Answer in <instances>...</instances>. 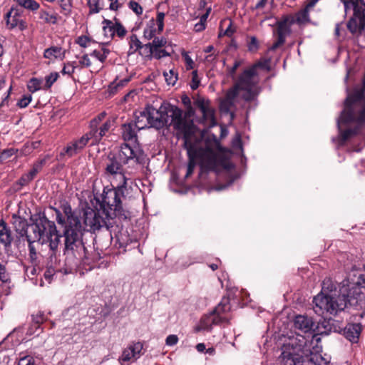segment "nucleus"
<instances>
[{
  "label": "nucleus",
  "instance_id": "f257e3e1",
  "mask_svg": "<svg viewBox=\"0 0 365 365\" xmlns=\"http://www.w3.org/2000/svg\"><path fill=\"white\" fill-rule=\"evenodd\" d=\"M56 214L58 225L64 227L65 262L70 271L81 265L90 266L98 259V255H90L82 242L83 232H95L105 224L104 218L98 212L88 207L83 210V215L73 211L71 205L65 202L61 205V210L51 207Z\"/></svg>",
  "mask_w": 365,
  "mask_h": 365
},
{
  "label": "nucleus",
  "instance_id": "f03ea898",
  "mask_svg": "<svg viewBox=\"0 0 365 365\" xmlns=\"http://www.w3.org/2000/svg\"><path fill=\"white\" fill-rule=\"evenodd\" d=\"M365 287V277L359 275L358 281L349 289L346 295L336 296V288L331 279H325L322 284V291L313 299L314 310L316 314H336L343 311L348 304L356 305L359 300L361 299L362 292L361 289Z\"/></svg>",
  "mask_w": 365,
  "mask_h": 365
},
{
  "label": "nucleus",
  "instance_id": "7ed1b4c3",
  "mask_svg": "<svg viewBox=\"0 0 365 365\" xmlns=\"http://www.w3.org/2000/svg\"><path fill=\"white\" fill-rule=\"evenodd\" d=\"M187 126L192 128L187 133L180 132L183 135L185 147L187 150L190 160L187 168L186 178L190 176L195 169L196 162H199L202 170L217 171L221 166L224 167V162L221 159L222 148L217 139L207 142L204 148L200 147L196 141L197 129L192 121Z\"/></svg>",
  "mask_w": 365,
  "mask_h": 365
},
{
  "label": "nucleus",
  "instance_id": "20e7f679",
  "mask_svg": "<svg viewBox=\"0 0 365 365\" xmlns=\"http://www.w3.org/2000/svg\"><path fill=\"white\" fill-rule=\"evenodd\" d=\"M319 338L309 341L302 334L289 337L282 347L281 365H329L330 359L322 355Z\"/></svg>",
  "mask_w": 365,
  "mask_h": 365
},
{
  "label": "nucleus",
  "instance_id": "39448f33",
  "mask_svg": "<svg viewBox=\"0 0 365 365\" xmlns=\"http://www.w3.org/2000/svg\"><path fill=\"white\" fill-rule=\"evenodd\" d=\"M190 120L182 117V111L169 103H162L158 109L147 106L143 111L135 114L134 125L138 130L145 128L160 129L164 126H173L178 133H187L192 128L187 126Z\"/></svg>",
  "mask_w": 365,
  "mask_h": 365
},
{
  "label": "nucleus",
  "instance_id": "423d86ee",
  "mask_svg": "<svg viewBox=\"0 0 365 365\" xmlns=\"http://www.w3.org/2000/svg\"><path fill=\"white\" fill-rule=\"evenodd\" d=\"M269 71L270 60L264 59L258 61L245 70L239 76L235 86L229 90L221 102L222 108L227 111L231 110L238 98L245 101H254L261 91L259 74L258 69Z\"/></svg>",
  "mask_w": 365,
  "mask_h": 365
},
{
  "label": "nucleus",
  "instance_id": "0eeeda50",
  "mask_svg": "<svg viewBox=\"0 0 365 365\" xmlns=\"http://www.w3.org/2000/svg\"><path fill=\"white\" fill-rule=\"evenodd\" d=\"M30 228L34 233V237L26 235V239L29 242V249L31 257L36 254L33 245V242L35 241H38L41 244L48 243L50 249L53 251L58 248L61 235L58 233L53 221L48 220L45 217H41L35 224L31 225Z\"/></svg>",
  "mask_w": 365,
  "mask_h": 365
},
{
  "label": "nucleus",
  "instance_id": "6e6552de",
  "mask_svg": "<svg viewBox=\"0 0 365 365\" xmlns=\"http://www.w3.org/2000/svg\"><path fill=\"white\" fill-rule=\"evenodd\" d=\"M231 309L229 298L223 297L217 306L209 314L202 317L199 324L195 327V331H210L214 325L227 323L228 313Z\"/></svg>",
  "mask_w": 365,
  "mask_h": 365
},
{
  "label": "nucleus",
  "instance_id": "1a4fd4ad",
  "mask_svg": "<svg viewBox=\"0 0 365 365\" xmlns=\"http://www.w3.org/2000/svg\"><path fill=\"white\" fill-rule=\"evenodd\" d=\"M114 187L110 189H104L102 195V205L104 210L110 215V212H120L121 210L120 196H125L128 192V185L118 183L112 184Z\"/></svg>",
  "mask_w": 365,
  "mask_h": 365
},
{
  "label": "nucleus",
  "instance_id": "9d476101",
  "mask_svg": "<svg viewBox=\"0 0 365 365\" xmlns=\"http://www.w3.org/2000/svg\"><path fill=\"white\" fill-rule=\"evenodd\" d=\"M123 165L114 154H110L108 156L105 163V174L111 184L128 185L129 179L125 175Z\"/></svg>",
  "mask_w": 365,
  "mask_h": 365
},
{
  "label": "nucleus",
  "instance_id": "9b49d317",
  "mask_svg": "<svg viewBox=\"0 0 365 365\" xmlns=\"http://www.w3.org/2000/svg\"><path fill=\"white\" fill-rule=\"evenodd\" d=\"M114 20L115 21L105 19L102 21L103 36L108 39H113L115 36L122 38L127 33L121 23L116 18Z\"/></svg>",
  "mask_w": 365,
  "mask_h": 365
},
{
  "label": "nucleus",
  "instance_id": "f8f14e48",
  "mask_svg": "<svg viewBox=\"0 0 365 365\" xmlns=\"http://www.w3.org/2000/svg\"><path fill=\"white\" fill-rule=\"evenodd\" d=\"M114 155L124 165L130 164L133 166L139 163L138 150L128 143L123 144L118 153Z\"/></svg>",
  "mask_w": 365,
  "mask_h": 365
},
{
  "label": "nucleus",
  "instance_id": "ddd939ff",
  "mask_svg": "<svg viewBox=\"0 0 365 365\" xmlns=\"http://www.w3.org/2000/svg\"><path fill=\"white\" fill-rule=\"evenodd\" d=\"M165 14L158 12L156 19H151L147 23L143 31V36L147 39H151L155 37L156 34H160L164 28Z\"/></svg>",
  "mask_w": 365,
  "mask_h": 365
},
{
  "label": "nucleus",
  "instance_id": "4468645a",
  "mask_svg": "<svg viewBox=\"0 0 365 365\" xmlns=\"http://www.w3.org/2000/svg\"><path fill=\"white\" fill-rule=\"evenodd\" d=\"M292 19L289 16H286L278 22L277 30V40L269 48V50L274 51L285 42L287 36L290 34V27L293 24Z\"/></svg>",
  "mask_w": 365,
  "mask_h": 365
},
{
  "label": "nucleus",
  "instance_id": "2eb2a0df",
  "mask_svg": "<svg viewBox=\"0 0 365 365\" xmlns=\"http://www.w3.org/2000/svg\"><path fill=\"white\" fill-rule=\"evenodd\" d=\"M143 346L140 342H135L129 344L125 348L119 359L120 363L123 365L125 362H134L138 360L142 355Z\"/></svg>",
  "mask_w": 365,
  "mask_h": 365
},
{
  "label": "nucleus",
  "instance_id": "dca6fc26",
  "mask_svg": "<svg viewBox=\"0 0 365 365\" xmlns=\"http://www.w3.org/2000/svg\"><path fill=\"white\" fill-rule=\"evenodd\" d=\"M196 105L202 115V123L206 127L212 128L216 125L215 118V111L210 106L208 101L203 99H199L196 101Z\"/></svg>",
  "mask_w": 365,
  "mask_h": 365
},
{
  "label": "nucleus",
  "instance_id": "f3484780",
  "mask_svg": "<svg viewBox=\"0 0 365 365\" xmlns=\"http://www.w3.org/2000/svg\"><path fill=\"white\" fill-rule=\"evenodd\" d=\"M110 128V122H105L100 128L99 130L97 129V120L94 119L91 123V130L90 133L93 137L92 145H96L100 142L102 137L106 135V133Z\"/></svg>",
  "mask_w": 365,
  "mask_h": 365
},
{
  "label": "nucleus",
  "instance_id": "a211bd4d",
  "mask_svg": "<svg viewBox=\"0 0 365 365\" xmlns=\"http://www.w3.org/2000/svg\"><path fill=\"white\" fill-rule=\"evenodd\" d=\"M6 24L10 29L19 28L21 31L26 28V22L16 10H11L6 15Z\"/></svg>",
  "mask_w": 365,
  "mask_h": 365
},
{
  "label": "nucleus",
  "instance_id": "6ab92c4d",
  "mask_svg": "<svg viewBox=\"0 0 365 365\" xmlns=\"http://www.w3.org/2000/svg\"><path fill=\"white\" fill-rule=\"evenodd\" d=\"M294 327L304 333H309L314 330V323L312 319L302 315L297 316L294 322Z\"/></svg>",
  "mask_w": 365,
  "mask_h": 365
},
{
  "label": "nucleus",
  "instance_id": "aec40b11",
  "mask_svg": "<svg viewBox=\"0 0 365 365\" xmlns=\"http://www.w3.org/2000/svg\"><path fill=\"white\" fill-rule=\"evenodd\" d=\"M66 50L58 46H52L44 50L43 57L49 61L56 59L63 60L65 58Z\"/></svg>",
  "mask_w": 365,
  "mask_h": 365
},
{
  "label": "nucleus",
  "instance_id": "412c9836",
  "mask_svg": "<svg viewBox=\"0 0 365 365\" xmlns=\"http://www.w3.org/2000/svg\"><path fill=\"white\" fill-rule=\"evenodd\" d=\"M361 332V326L360 324H349L344 330L345 337L353 343L358 341Z\"/></svg>",
  "mask_w": 365,
  "mask_h": 365
},
{
  "label": "nucleus",
  "instance_id": "4be33fe9",
  "mask_svg": "<svg viewBox=\"0 0 365 365\" xmlns=\"http://www.w3.org/2000/svg\"><path fill=\"white\" fill-rule=\"evenodd\" d=\"M12 220L15 230L19 234L20 236L23 237L24 235H29L27 233V230L29 228L31 230V226H29L26 219L14 215L12 217Z\"/></svg>",
  "mask_w": 365,
  "mask_h": 365
},
{
  "label": "nucleus",
  "instance_id": "5701e85b",
  "mask_svg": "<svg viewBox=\"0 0 365 365\" xmlns=\"http://www.w3.org/2000/svg\"><path fill=\"white\" fill-rule=\"evenodd\" d=\"M122 137L125 141L135 142L138 128L133 123H125L122 126Z\"/></svg>",
  "mask_w": 365,
  "mask_h": 365
},
{
  "label": "nucleus",
  "instance_id": "b1692460",
  "mask_svg": "<svg viewBox=\"0 0 365 365\" xmlns=\"http://www.w3.org/2000/svg\"><path fill=\"white\" fill-rule=\"evenodd\" d=\"M43 163V160H41V162L34 164L32 169L28 173L24 174L18 180V184L21 186H24L31 182L41 170Z\"/></svg>",
  "mask_w": 365,
  "mask_h": 365
},
{
  "label": "nucleus",
  "instance_id": "393cba45",
  "mask_svg": "<svg viewBox=\"0 0 365 365\" xmlns=\"http://www.w3.org/2000/svg\"><path fill=\"white\" fill-rule=\"evenodd\" d=\"M236 29L230 19H224L220 21L219 36H227L231 37Z\"/></svg>",
  "mask_w": 365,
  "mask_h": 365
},
{
  "label": "nucleus",
  "instance_id": "a878e982",
  "mask_svg": "<svg viewBox=\"0 0 365 365\" xmlns=\"http://www.w3.org/2000/svg\"><path fill=\"white\" fill-rule=\"evenodd\" d=\"M11 230L4 221L0 222V242L6 247L9 246L12 242Z\"/></svg>",
  "mask_w": 365,
  "mask_h": 365
},
{
  "label": "nucleus",
  "instance_id": "bb28decb",
  "mask_svg": "<svg viewBox=\"0 0 365 365\" xmlns=\"http://www.w3.org/2000/svg\"><path fill=\"white\" fill-rule=\"evenodd\" d=\"M166 39L163 37H155L151 43L144 45L145 49H148V55L151 56L157 49L163 47L166 44Z\"/></svg>",
  "mask_w": 365,
  "mask_h": 365
},
{
  "label": "nucleus",
  "instance_id": "cd10ccee",
  "mask_svg": "<svg viewBox=\"0 0 365 365\" xmlns=\"http://www.w3.org/2000/svg\"><path fill=\"white\" fill-rule=\"evenodd\" d=\"M365 27V18L359 19V23L356 19H351L347 23L348 29L352 33L361 32Z\"/></svg>",
  "mask_w": 365,
  "mask_h": 365
},
{
  "label": "nucleus",
  "instance_id": "c85d7f7f",
  "mask_svg": "<svg viewBox=\"0 0 365 365\" xmlns=\"http://www.w3.org/2000/svg\"><path fill=\"white\" fill-rule=\"evenodd\" d=\"M309 11H308L307 9L304 8L298 11L294 16H289V17L292 19V20L293 21H292V22L293 24L295 23L302 24L309 21Z\"/></svg>",
  "mask_w": 365,
  "mask_h": 365
},
{
  "label": "nucleus",
  "instance_id": "c756f323",
  "mask_svg": "<svg viewBox=\"0 0 365 365\" xmlns=\"http://www.w3.org/2000/svg\"><path fill=\"white\" fill-rule=\"evenodd\" d=\"M344 5L345 10L356 9H362L365 13V0H341Z\"/></svg>",
  "mask_w": 365,
  "mask_h": 365
},
{
  "label": "nucleus",
  "instance_id": "7c9ffc66",
  "mask_svg": "<svg viewBox=\"0 0 365 365\" xmlns=\"http://www.w3.org/2000/svg\"><path fill=\"white\" fill-rule=\"evenodd\" d=\"M109 53H110V50L108 49L107 48H106L105 45L103 44V45H101V49H95L91 53V56L95 57L99 61L103 63L107 58Z\"/></svg>",
  "mask_w": 365,
  "mask_h": 365
},
{
  "label": "nucleus",
  "instance_id": "2f4dec72",
  "mask_svg": "<svg viewBox=\"0 0 365 365\" xmlns=\"http://www.w3.org/2000/svg\"><path fill=\"white\" fill-rule=\"evenodd\" d=\"M19 6L31 11H37L40 5L35 0H14Z\"/></svg>",
  "mask_w": 365,
  "mask_h": 365
},
{
  "label": "nucleus",
  "instance_id": "473e14b6",
  "mask_svg": "<svg viewBox=\"0 0 365 365\" xmlns=\"http://www.w3.org/2000/svg\"><path fill=\"white\" fill-rule=\"evenodd\" d=\"M27 88L32 93L43 89V80L37 78H31L27 83Z\"/></svg>",
  "mask_w": 365,
  "mask_h": 365
},
{
  "label": "nucleus",
  "instance_id": "72a5a7b5",
  "mask_svg": "<svg viewBox=\"0 0 365 365\" xmlns=\"http://www.w3.org/2000/svg\"><path fill=\"white\" fill-rule=\"evenodd\" d=\"M145 48L144 46H142L141 42L135 35H132L129 41V50L128 51V55L133 54L140 48Z\"/></svg>",
  "mask_w": 365,
  "mask_h": 365
},
{
  "label": "nucleus",
  "instance_id": "f704fd0d",
  "mask_svg": "<svg viewBox=\"0 0 365 365\" xmlns=\"http://www.w3.org/2000/svg\"><path fill=\"white\" fill-rule=\"evenodd\" d=\"M38 19L42 21L43 23L55 24L57 21L56 17L50 14L48 11L41 9L38 12Z\"/></svg>",
  "mask_w": 365,
  "mask_h": 365
},
{
  "label": "nucleus",
  "instance_id": "c9c22d12",
  "mask_svg": "<svg viewBox=\"0 0 365 365\" xmlns=\"http://www.w3.org/2000/svg\"><path fill=\"white\" fill-rule=\"evenodd\" d=\"M88 6L90 14H98L103 9L102 0H88Z\"/></svg>",
  "mask_w": 365,
  "mask_h": 365
},
{
  "label": "nucleus",
  "instance_id": "e433bc0d",
  "mask_svg": "<svg viewBox=\"0 0 365 365\" xmlns=\"http://www.w3.org/2000/svg\"><path fill=\"white\" fill-rule=\"evenodd\" d=\"M81 149L78 145L76 142L73 140V142L68 144V145L65 148L64 152L61 153V155L66 154L69 157H72L74 155L77 154L79 151H81Z\"/></svg>",
  "mask_w": 365,
  "mask_h": 365
},
{
  "label": "nucleus",
  "instance_id": "4c0bfd02",
  "mask_svg": "<svg viewBox=\"0 0 365 365\" xmlns=\"http://www.w3.org/2000/svg\"><path fill=\"white\" fill-rule=\"evenodd\" d=\"M59 74L57 72H52L50 74L45 76V84L43 85V89L47 90L50 88L53 84L58 80Z\"/></svg>",
  "mask_w": 365,
  "mask_h": 365
},
{
  "label": "nucleus",
  "instance_id": "58836bf2",
  "mask_svg": "<svg viewBox=\"0 0 365 365\" xmlns=\"http://www.w3.org/2000/svg\"><path fill=\"white\" fill-rule=\"evenodd\" d=\"M116 242L118 243L119 247L125 248L130 244L132 240L125 232H120L116 236Z\"/></svg>",
  "mask_w": 365,
  "mask_h": 365
},
{
  "label": "nucleus",
  "instance_id": "ea45409f",
  "mask_svg": "<svg viewBox=\"0 0 365 365\" xmlns=\"http://www.w3.org/2000/svg\"><path fill=\"white\" fill-rule=\"evenodd\" d=\"M163 76L168 85L174 86L178 80V73L173 69L163 72Z\"/></svg>",
  "mask_w": 365,
  "mask_h": 365
},
{
  "label": "nucleus",
  "instance_id": "a19ab883",
  "mask_svg": "<svg viewBox=\"0 0 365 365\" xmlns=\"http://www.w3.org/2000/svg\"><path fill=\"white\" fill-rule=\"evenodd\" d=\"M89 140H91V143L93 142V137L90 132L86 133L81 138H80L78 140H76L75 141L80 147V148L83 150Z\"/></svg>",
  "mask_w": 365,
  "mask_h": 365
},
{
  "label": "nucleus",
  "instance_id": "79ce46f5",
  "mask_svg": "<svg viewBox=\"0 0 365 365\" xmlns=\"http://www.w3.org/2000/svg\"><path fill=\"white\" fill-rule=\"evenodd\" d=\"M15 153L16 150L14 148L4 149L0 151V164L14 155Z\"/></svg>",
  "mask_w": 365,
  "mask_h": 365
},
{
  "label": "nucleus",
  "instance_id": "37998d69",
  "mask_svg": "<svg viewBox=\"0 0 365 365\" xmlns=\"http://www.w3.org/2000/svg\"><path fill=\"white\" fill-rule=\"evenodd\" d=\"M182 56L184 58L185 67L187 70H191L194 67V61L191 58V57L189 56L187 52L183 51L182 53Z\"/></svg>",
  "mask_w": 365,
  "mask_h": 365
},
{
  "label": "nucleus",
  "instance_id": "c03bdc74",
  "mask_svg": "<svg viewBox=\"0 0 365 365\" xmlns=\"http://www.w3.org/2000/svg\"><path fill=\"white\" fill-rule=\"evenodd\" d=\"M128 6L137 15H140L143 14V8L138 2L133 0L130 1Z\"/></svg>",
  "mask_w": 365,
  "mask_h": 365
},
{
  "label": "nucleus",
  "instance_id": "a18cd8bd",
  "mask_svg": "<svg viewBox=\"0 0 365 365\" xmlns=\"http://www.w3.org/2000/svg\"><path fill=\"white\" fill-rule=\"evenodd\" d=\"M32 96L31 95H25L17 102V106L21 108H24L31 103Z\"/></svg>",
  "mask_w": 365,
  "mask_h": 365
},
{
  "label": "nucleus",
  "instance_id": "49530a36",
  "mask_svg": "<svg viewBox=\"0 0 365 365\" xmlns=\"http://www.w3.org/2000/svg\"><path fill=\"white\" fill-rule=\"evenodd\" d=\"M43 320H44L43 315L41 313H39V314H36V316H34L32 324H34V326L36 329V331L37 329H42L41 327V324L43 322Z\"/></svg>",
  "mask_w": 365,
  "mask_h": 365
},
{
  "label": "nucleus",
  "instance_id": "de8ad7c7",
  "mask_svg": "<svg viewBox=\"0 0 365 365\" xmlns=\"http://www.w3.org/2000/svg\"><path fill=\"white\" fill-rule=\"evenodd\" d=\"M200 85V80L197 75V71H193L192 72V82L190 83V88L192 90H195L198 88Z\"/></svg>",
  "mask_w": 365,
  "mask_h": 365
},
{
  "label": "nucleus",
  "instance_id": "09e8293b",
  "mask_svg": "<svg viewBox=\"0 0 365 365\" xmlns=\"http://www.w3.org/2000/svg\"><path fill=\"white\" fill-rule=\"evenodd\" d=\"M18 365H35V361L31 356H25L20 358Z\"/></svg>",
  "mask_w": 365,
  "mask_h": 365
},
{
  "label": "nucleus",
  "instance_id": "8fccbe9b",
  "mask_svg": "<svg viewBox=\"0 0 365 365\" xmlns=\"http://www.w3.org/2000/svg\"><path fill=\"white\" fill-rule=\"evenodd\" d=\"M76 42L81 47L86 48L89 46V43L91 40L86 36H78L76 41Z\"/></svg>",
  "mask_w": 365,
  "mask_h": 365
},
{
  "label": "nucleus",
  "instance_id": "3c124183",
  "mask_svg": "<svg viewBox=\"0 0 365 365\" xmlns=\"http://www.w3.org/2000/svg\"><path fill=\"white\" fill-rule=\"evenodd\" d=\"M109 1L110 2L109 9L111 11H118L123 6V2L120 1V0H111Z\"/></svg>",
  "mask_w": 365,
  "mask_h": 365
},
{
  "label": "nucleus",
  "instance_id": "603ef678",
  "mask_svg": "<svg viewBox=\"0 0 365 365\" xmlns=\"http://www.w3.org/2000/svg\"><path fill=\"white\" fill-rule=\"evenodd\" d=\"M78 63L81 66V67H90L91 66V61L88 57V55L84 54L82 56L79 60Z\"/></svg>",
  "mask_w": 365,
  "mask_h": 365
},
{
  "label": "nucleus",
  "instance_id": "864d4df0",
  "mask_svg": "<svg viewBox=\"0 0 365 365\" xmlns=\"http://www.w3.org/2000/svg\"><path fill=\"white\" fill-rule=\"evenodd\" d=\"M178 341V338L177 335L175 334H170L167 336L165 342L168 346H174L175 345Z\"/></svg>",
  "mask_w": 365,
  "mask_h": 365
},
{
  "label": "nucleus",
  "instance_id": "5fc2aeb1",
  "mask_svg": "<svg viewBox=\"0 0 365 365\" xmlns=\"http://www.w3.org/2000/svg\"><path fill=\"white\" fill-rule=\"evenodd\" d=\"M42 331V329H37L36 331V329L34 326L33 324H31L29 327L27 329V331H26V335L27 336H32V335H39V334Z\"/></svg>",
  "mask_w": 365,
  "mask_h": 365
},
{
  "label": "nucleus",
  "instance_id": "6e6d98bb",
  "mask_svg": "<svg viewBox=\"0 0 365 365\" xmlns=\"http://www.w3.org/2000/svg\"><path fill=\"white\" fill-rule=\"evenodd\" d=\"M74 72H75V71L71 67V65L69 64L68 62L64 63V66L61 71V73L63 75L67 74V75L71 76Z\"/></svg>",
  "mask_w": 365,
  "mask_h": 365
},
{
  "label": "nucleus",
  "instance_id": "4d7b16f0",
  "mask_svg": "<svg viewBox=\"0 0 365 365\" xmlns=\"http://www.w3.org/2000/svg\"><path fill=\"white\" fill-rule=\"evenodd\" d=\"M232 147L234 148L242 149V142L240 135H237L232 140Z\"/></svg>",
  "mask_w": 365,
  "mask_h": 365
},
{
  "label": "nucleus",
  "instance_id": "13d9d810",
  "mask_svg": "<svg viewBox=\"0 0 365 365\" xmlns=\"http://www.w3.org/2000/svg\"><path fill=\"white\" fill-rule=\"evenodd\" d=\"M248 48L250 51H255L257 48V40L255 36L251 37Z\"/></svg>",
  "mask_w": 365,
  "mask_h": 365
},
{
  "label": "nucleus",
  "instance_id": "bf43d9fd",
  "mask_svg": "<svg viewBox=\"0 0 365 365\" xmlns=\"http://www.w3.org/2000/svg\"><path fill=\"white\" fill-rule=\"evenodd\" d=\"M33 150H34L33 148H31L29 146V143H27L24 144V145L23 146V148L21 150V152L23 155H27L30 154Z\"/></svg>",
  "mask_w": 365,
  "mask_h": 365
},
{
  "label": "nucleus",
  "instance_id": "052dcab7",
  "mask_svg": "<svg viewBox=\"0 0 365 365\" xmlns=\"http://www.w3.org/2000/svg\"><path fill=\"white\" fill-rule=\"evenodd\" d=\"M152 55H154V56L157 58H160L162 57H165V56H167L168 55V53L163 49L162 50H159L157 49V51L153 53Z\"/></svg>",
  "mask_w": 365,
  "mask_h": 365
},
{
  "label": "nucleus",
  "instance_id": "680f3d73",
  "mask_svg": "<svg viewBox=\"0 0 365 365\" xmlns=\"http://www.w3.org/2000/svg\"><path fill=\"white\" fill-rule=\"evenodd\" d=\"M211 11V7H208L206 9V12L205 14H202L201 16H200V22H202V23H204V24H205V22L207 21V19L210 14Z\"/></svg>",
  "mask_w": 365,
  "mask_h": 365
},
{
  "label": "nucleus",
  "instance_id": "e2e57ef3",
  "mask_svg": "<svg viewBox=\"0 0 365 365\" xmlns=\"http://www.w3.org/2000/svg\"><path fill=\"white\" fill-rule=\"evenodd\" d=\"M205 29V24H204V23L200 22V21L197 22V24H195L194 26V30L196 32H200V31H203Z\"/></svg>",
  "mask_w": 365,
  "mask_h": 365
},
{
  "label": "nucleus",
  "instance_id": "0e129e2a",
  "mask_svg": "<svg viewBox=\"0 0 365 365\" xmlns=\"http://www.w3.org/2000/svg\"><path fill=\"white\" fill-rule=\"evenodd\" d=\"M5 278V267L0 264V279L4 281Z\"/></svg>",
  "mask_w": 365,
  "mask_h": 365
},
{
  "label": "nucleus",
  "instance_id": "69168bd1",
  "mask_svg": "<svg viewBox=\"0 0 365 365\" xmlns=\"http://www.w3.org/2000/svg\"><path fill=\"white\" fill-rule=\"evenodd\" d=\"M267 0H259L255 6L256 9L263 8L265 6V4H267Z\"/></svg>",
  "mask_w": 365,
  "mask_h": 365
},
{
  "label": "nucleus",
  "instance_id": "338daca9",
  "mask_svg": "<svg viewBox=\"0 0 365 365\" xmlns=\"http://www.w3.org/2000/svg\"><path fill=\"white\" fill-rule=\"evenodd\" d=\"M241 65L240 61H236L231 69V73H235L237 68Z\"/></svg>",
  "mask_w": 365,
  "mask_h": 365
},
{
  "label": "nucleus",
  "instance_id": "774afa93",
  "mask_svg": "<svg viewBox=\"0 0 365 365\" xmlns=\"http://www.w3.org/2000/svg\"><path fill=\"white\" fill-rule=\"evenodd\" d=\"M196 349L199 352H203L206 349L205 345L203 343L197 344L196 346Z\"/></svg>",
  "mask_w": 365,
  "mask_h": 365
}]
</instances>
